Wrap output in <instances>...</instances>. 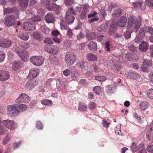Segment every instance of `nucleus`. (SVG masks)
Instances as JSON below:
<instances>
[{
  "label": "nucleus",
  "mask_w": 153,
  "mask_h": 153,
  "mask_svg": "<svg viewBox=\"0 0 153 153\" xmlns=\"http://www.w3.org/2000/svg\"><path fill=\"white\" fill-rule=\"evenodd\" d=\"M144 64H146L147 65V67H149L151 66L152 64V61L151 60H145L144 62H143Z\"/></svg>",
  "instance_id": "obj_47"
},
{
  "label": "nucleus",
  "mask_w": 153,
  "mask_h": 153,
  "mask_svg": "<svg viewBox=\"0 0 153 153\" xmlns=\"http://www.w3.org/2000/svg\"><path fill=\"white\" fill-rule=\"evenodd\" d=\"M19 106V107H17L18 113L25 111L27 108V106Z\"/></svg>",
  "instance_id": "obj_44"
},
{
  "label": "nucleus",
  "mask_w": 153,
  "mask_h": 153,
  "mask_svg": "<svg viewBox=\"0 0 153 153\" xmlns=\"http://www.w3.org/2000/svg\"><path fill=\"white\" fill-rule=\"evenodd\" d=\"M124 36L126 39H128L131 37V33L128 31L125 32L124 33Z\"/></svg>",
  "instance_id": "obj_59"
},
{
  "label": "nucleus",
  "mask_w": 153,
  "mask_h": 153,
  "mask_svg": "<svg viewBox=\"0 0 153 153\" xmlns=\"http://www.w3.org/2000/svg\"><path fill=\"white\" fill-rule=\"evenodd\" d=\"M12 43V41L8 39H5L3 41L0 40V47L9 48L11 45Z\"/></svg>",
  "instance_id": "obj_10"
},
{
  "label": "nucleus",
  "mask_w": 153,
  "mask_h": 153,
  "mask_svg": "<svg viewBox=\"0 0 153 153\" xmlns=\"http://www.w3.org/2000/svg\"><path fill=\"white\" fill-rule=\"evenodd\" d=\"M41 20V18L40 16H36L32 18V21L31 22H33L35 23V22L40 21Z\"/></svg>",
  "instance_id": "obj_43"
},
{
  "label": "nucleus",
  "mask_w": 153,
  "mask_h": 153,
  "mask_svg": "<svg viewBox=\"0 0 153 153\" xmlns=\"http://www.w3.org/2000/svg\"><path fill=\"white\" fill-rule=\"evenodd\" d=\"M19 18V14L15 16L13 15H7L4 19V22L6 25L8 27L12 26L15 24V20Z\"/></svg>",
  "instance_id": "obj_2"
},
{
  "label": "nucleus",
  "mask_w": 153,
  "mask_h": 153,
  "mask_svg": "<svg viewBox=\"0 0 153 153\" xmlns=\"http://www.w3.org/2000/svg\"><path fill=\"white\" fill-rule=\"evenodd\" d=\"M18 1L22 10H25L28 4V0H18Z\"/></svg>",
  "instance_id": "obj_20"
},
{
  "label": "nucleus",
  "mask_w": 153,
  "mask_h": 153,
  "mask_svg": "<svg viewBox=\"0 0 153 153\" xmlns=\"http://www.w3.org/2000/svg\"><path fill=\"white\" fill-rule=\"evenodd\" d=\"M30 100L29 96L25 93H21L15 100L16 102L20 105H26L25 104Z\"/></svg>",
  "instance_id": "obj_3"
},
{
  "label": "nucleus",
  "mask_w": 153,
  "mask_h": 153,
  "mask_svg": "<svg viewBox=\"0 0 153 153\" xmlns=\"http://www.w3.org/2000/svg\"><path fill=\"white\" fill-rule=\"evenodd\" d=\"M44 49L47 52L53 54H56L58 51L57 46L55 45H47L45 46Z\"/></svg>",
  "instance_id": "obj_6"
},
{
  "label": "nucleus",
  "mask_w": 153,
  "mask_h": 153,
  "mask_svg": "<svg viewBox=\"0 0 153 153\" xmlns=\"http://www.w3.org/2000/svg\"><path fill=\"white\" fill-rule=\"evenodd\" d=\"M18 37L24 40H27L29 38V36L26 33H21L17 35Z\"/></svg>",
  "instance_id": "obj_27"
},
{
  "label": "nucleus",
  "mask_w": 153,
  "mask_h": 153,
  "mask_svg": "<svg viewBox=\"0 0 153 153\" xmlns=\"http://www.w3.org/2000/svg\"><path fill=\"white\" fill-rule=\"evenodd\" d=\"M148 67H147V65L146 64H144V63H143V64L141 66L142 70L144 72L147 71Z\"/></svg>",
  "instance_id": "obj_58"
},
{
  "label": "nucleus",
  "mask_w": 153,
  "mask_h": 153,
  "mask_svg": "<svg viewBox=\"0 0 153 153\" xmlns=\"http://www.w3.org/2000/svg\"><path fill=\"white\" fill-rule=\"evenodd\" d=\"M44 42L45 43L48 44V45H50L53 43V41L51 38H48L45 39Z\"/></svg>",
  "instance_id": "obj_48"
},
{
  "label": "nucleus",
  "mask_w": 153,
  "mask_h": 153,
  "mask_svg": "<svg viewBox=\"0 0 153 153\" xmlns=\"http://www.w3.org/2000/svg\"><path fill=\"white\" fill-rule=\"evenodd\" d=\"M21 46L25 48H28L30 47V45L27 43H23L21 44Z\"/></svg>",
  "instance_id": "obj_56"
},
{
  "label": "nucleus",
  "mask_w": 153,
  "mask_h": 153,
  "mask_svg": "<svg viewBox=\"0 0 153 153\" xmlns=\"http://www.w3.org/2000/svg\"><path fill=\"white\" fill-rule=\"evenodd\" d=\"M22 27L24 30L27 31L33 30L36 29L35 24L31 21L24 23L22 25Z\"/></svg>",
  "instance_id": "obj_5"
},
{
  "label": "nucleus",
  "mask_w": 153,
  "mask_h": 153,
  "mask_svg": "<svg viewBox=\"0 0 153 153\" xmlns=\"http://www.w3.org/2000/svg\"><path fill=\"white\" fill-rule=\"evenodd\" d=\"M86 57L88 60L90 61H96L97 58V57L96 55L90 53L86 55Z\"/></svg>",
  "instance_id": "obj_23"
},
{
  "label": "nucleus",
  "mask_w": 153,
  "mask_h": 153,
  "mask_svg": "<svg viewBox=\"0 0 153 153\" xmlns=\"http://www.w3.org/2000/svg\"><path fill=\"white\" fill-rule=\"evenodd\" d=\"M147 149L149 152H153V145H150L147 146Z\"/></svg>",
  "instance_id": "obj_64"
},
{
  "label": "nucleus",
  "mask_w": 153,
  "mask_h": 153,
  "mask_svg": "<svg viewBox=\"0 0 153 153\" xmlns=\"http://www.w3.org/2000/svg\"><path fill=\"white\" fill-rule=\"evenodd\" d=\"M110 123H108L107 122L106 120L105 119H104L103 120L102 124L104 127H108L109 126V124Z\"/></svg>",
  "instance_id": "obj_62"
},
{
  "label": "nucleus",
  "mask_w": 153,
  "mask_h": 153,
  "mask_svg": "<svg viewBox=\"0 0 153 153\" xmlns=\"http://www.w3.org/2000/svg\"><path fill=\"white\" fill-rule=\"evenodd\" d=\"M68 12H69L71 14V16H68V17H68V19L71 18L73 20L72 22L74 19V17L72 15H75V12L72 7H71L68 10Z\"/></svg>",
  "instance_id": "obj_31"
},
{
  "label": "nucleus",
  "mask_w": 153,
  "mask_h": 153,
  "mask_svg": "<svg viewBox=\"0 0 153 153\" xmlns=\"http://www.w3.org/2000/svg\"><path fill=\"white\" fill-rule=\"evenodd\" d=\"M39 74L38 68L32 69L30 70L29 74L30 76L36 77Z\"/></svg>",
  "instance_id": "obj_26"
},
{
  "label": "nucleus",
  "mask_w": 153,
  "mask_h": 153,
  "mask_svg": "<svg viewBox=\"0 0 153 153\" xmlns=\"http://www.w3.org/2000/svg\"><path fill=\"white\" fill-rule=\"evenodd\" d=\"M36 126L38 129H42L43 128V126L41 122L40 121L37 122L36 124Z\"/></svg>",
  "instance_id": "obj_55"
},
{
  "label": "nucleus",
  "mask_w": 153,
  "mask_h": 153,
  "mask_svg": "<svg viewBox=\"0 0 153 153\" xmlns=\"http://www.w3.org/2000/svg\"><path fill=\"white\" fill-rule=\"evenodd\" d=\"M5 56V53L3 52L0 51V62H1L3 61Z\"/></svg>",
  "instance_id": "obj_53"
},
{
  "label": "nucleus",
  "mask_w": 153,
  "mask_h": 153,
  "mask_svg": "<svg viewBox=\"0 0 153 153\" xmlns=\"http://www.w3.org/2000/svg\"><path fill=\"white\" fill-rule=\"evenodd\" d=\"M4 125L7 128L13 130L16 128V124L13 120H9L3 121Z\"/></svg>",
  "instance_id": "obj_7"
},
{
  "label": "nucleus",
  "mask_w": 153,
  "mask_h": 153,
  "mask_svg": "<svg viewBox=\"0 0 153 153\" xmlns=\"http://www.w3.org/2000/svg\"><path fill=\"white\" fill-rule=\"evenodd\" d=\"M15 52L17 53L19 56L20 55V53H21L22 52L20 49L19 47H17L15 49Z\"/></svg>",
  "instance_id": "obj_63"
},
{
  "label": "nucleus",
  "mask_w": 153,
  "mask_h": 153,
  "mask_svg": "<svg viewBox=\"0 0 153 153\" xmlns=\"http://www.w3.org/2000/svg\"><path fill=\"white\" fill-rule=\"evenodd\" d=\"M97 39L98 41L102 42L106 39V37L104 35H100L97 37Z\"/></svg>",
  "instance_id": "obj_49"
},
{
  "label": "nucleus",
  "mask_w": 153,
  "mask_h": 153,
  "mask_svg": "<svg viewBox=\"0 0 153 153\" xmlns=\"http://www.w3.org/2000/svg\"><path fill=\"white\" fill-rule=\"evenodd\" d=\"M20 65V64L19 62L15 61L13 63L12 69L13 70L16 71L19 69Z\"/></svg>",
  "instance_id": "obj_34"
},
{
  "label": "nucleus",
  "mask_w": 153,
  "mask_h": 153,
  "mask_svg": "<svg viewBox=\"0 0 153 153\" xmlns=\"http://www.w3.org/2000/svg\"><path fill=\"white\" fill-rule=\"evenodd\" d=\"M84 6L83 10L82 12L80 17V19L82 20H84L85 18L87 9L88 5L87 4H85Z\"/></svg>",
  "instance_id": "obj_21"
},
{
  "label": "nucleus",
  "mask_w": 153,
  "mask_h": 153,
  "mask_svg": "<svg viewBox=\"0 0 153 153\" xmlns=\"http://www.w3.org/2000/svg\"><path fill=\"white\" fill-rule=\"evenodd\" d=\"M137 55L135 53H128L126 54L125 57L128 60L134 62L136 60Z\"/></svg>",
  "instance_id": "obj_14"
},
{
  "label": "nucleus",
  "mask_w": 153,
  "mask_h": 153,
  "mask_svg": "<svg viewBox=\"0 0 153 153\" xmlns=\"http://www.w3.org/2000/svg\"><path fill=\"white\" fill-rule=\"evenodd\" d=\"M41 103L42 105H50L52 104L51 101L48 99H45L42 100L41 101Z\"/></svg>",
  "instance_id": "obj_40"
},
{
  "label": "nucleus",
  "mask_w": 153,
  "mask_h": 153,
  "mask_svg": "<svg viewBox=\"0 0 153 153\" xmlns=\"http://www.w3.org/2000/svg\"><path fill=\"white\" fill-rule=\"evenodd\" d=\"M87 64L84 62H82L79 64L80 67L83 70H87Z\"/></svg>",
  "instance_id": "obj_46"
},
{
  "label": "nucleus",
  "mask_w": 153,
  "mask_h": 153,
  "mask_svg": "<svg viewBox=\"0 0 153 153\" xmlns=\"http://www.w3.org/2000/svg\"><path fill=\"white\" fill-rule=\"evenodd\" d=\"M148 45L147 43L143 41L142 43L139 45V49L142 51H146L148 49Z\"/></svg>",
  "instance_id": "obj_25"
},
{
  "label": "nucleus",
  "mask_w": 153,
  "mask_h": 153,
  "mask_svg": "<svg viewBox=\"0 0 153 153\" xmlns=\"http://www.w3.org/2000/svg\"><path fill=\"white\" fill-rule=\"evenodd\" d=\"M18 109L16 106L14 108V109H13L12 111H11L9 114H10L11 116L13 117L17 115L18 114Z\"/></svg>",
  "instance_id": "obj_38"
},
{
  "label": "nucleus",
  "mask_w": 153,
  "mask_h": 153,
  "mask_svg": "<svg viewBox=\"0 0 153 153\" xmlns=\"http://www.w3.org/2000/svg\"><path fill=\"white\" fill-rule=\"evenodd\" d=\"M126 18L125 17H120L118 20L117 25L121 27H124L126 23Z\"/></svg>",
  "instance_id": "obj_17"
},
{
  "label": "nucleus",
  "mask_w": 153,
  "mask_h": 153,
  "mask_svg": "<svg viewBox=\"0 0 153 153\" xmlns=\"http://www.w3.org/2000/svg\"><path fill=\"white\" fill-rule=\"evenodd\" d=\"M147 97L150 99H153V89L149 90L147 92Z\"/></svg>",
  "instance_id": "obj_41"
},
{
  "label": "nucleus",
  "mask_w": 153,
  "mask_h": 153,
  "mask_svg": "<svg viewBox=\"0 0 153 153\" xmlns=\"http://www.w3.org/2000/svg\"><path fill=\"white\" fill-rule=\"evenodd\" d=\"M76 61V57L73 53L68 55V65H71L74 63Z\"/></svg>",
  "instance_id": "obj_11"
},
{
  "label": "nucleus",
  "mask_w": 153,
  "mask_h": 153,
  "mask_svg": "<svg viewBox=\"0 0 153 153\" xmlns=\"http://www.w3.org/2000/svg\"><path fill=\"white\" fill-rule=\"evenodd\" d=\"M88 108L86 106H78V110L81 111H86Z\"/></svg>",
  "instance_id": "obj_54"
},
{
  "label": "nucleus",
  "mask_w": 153,
  "mask_h": 153,
  "mask_svg": "<svg viewBox=\"0 0 153 153\" xmlns=\"http://www.w3.org/2000/svg\"><path fill=\"white\" fill-rule=\"evenodd\" d=\"M131 149L133 152H136L138 149V147L135 143H133L131 146Z\"/></svg>",
  "instance_id": "obj_36"
},
{
  "label": "nucleus",
  "mask_w": 153,
  "mask_h": 153,
  "mask_svg": "<svg viewBox=\"0 0 153 153\" xmlns=\"http://www.w3.org/2000/svg\"><path fill=\"white\" fill-rule=\"evenodd\" d=\"M147 138L148 140H151L153 138V131L148 130L146 133Z\"/></svg>",
  "instance_id": "obj_42"
},
{
  "label": "nucleus",
  "mask_w": 153,
  "mask_h": 153,
  "mask_svg": "<svg viewBox=\"0 0 153 153\" xmlns=\"http://www.w3.org/2000/svg\"><path fill=\"white\" fill-rule=\"evenodd\" d=\"M17 106H9L7 108V110L9 113H10L11 111H12L13 109H14V108Z\"/></svg>",
  "instance_id": "obj_60"
},
{
  "label": "nucleus",
  "mask_w": 153,
  "mask_h": 153,
  "mask_svg": "<svg viewBox=\"0 0 153 153\" xmlns=\"http://www.w3.org/2000/svg\"><path fill=\"white\" fill-rule=\"evenodd\" d=\"M131 75L132 77L134 79H138L140 77V74L136 72H132Z\"/></svg>",
  "instance_id": "obj_52"
},
{
  "label": "nucleus",
  "mask_w": 153,
  "mask_h": 153,
  "mask_svg": "<svg viewBox=\"0 0 153 153\" xmlns=\"http://www.w3.org/2000/svg\"><path fill=\"white\" fill-rule=\"evenodd\" d=\"M128 28L131 32H136L139 28L141 22V18L139 16L136 20L130 16L128 18Z\"/></svg>",
  "instance_id": "obj_1"
},
{
  "label": "nucleus",
  "mask_w": 153,
  "mask_h": 153,
  "mask_svg": "<svg viewBox=\"0 0 153 153\" xmlns=\"http://www.w3.org/2000/svg\"><path fill=\"white\" fill-rule=\"evenodd\" d=\"M45 20L48 23H53L55 19L53 15L51 13H48L45 17Z\"/></svg>",
  "instance_id": "obj_12"
},
{
  "label": "nucleus",
  "mask_w": 153,
  "mask_h": 153,
  "mask_svg": "<svg viewBox=\"0 0 153 153\" xmlns=\"http://www.w3.org/2000/svg\"><path fill=\"white\" fill-rule=\"evenodd\" d=\"M19 12L18 9L16 7H14L12 8L8 7L5 8L4 9V12L5 14L14 13H16L17 14L18 13V12Z\"/></svg>",
  "instance_id": "obj_13"
},
{
  "label": "nucleus",
  "mask_w": 153,
  "mask_h": 153,
  "mask_svg": "<svg viewBox=\"0 0 153 153\" xmlns=\"http://www.w3.org/2000/svg\"><path fill=\"white\" fill-rule=\"evenodd\" d=\"M102 88L100 86H97L93 88V91L98 95H100V92L102 91Z\"/></svg>",
  "instance_id": "obj_32"
},
{
  "label": "nucleus",
  "mask_w": 153,
  "mask_h": 153,
  "mask_svg": "<svg viewBox=\"0 0 153 153\" xmlns=\"http://www.w3.org/2000/svg\"><path fill=\"white\" fill-rule=\"evenodd\" d=\"M95 78L96 80L100 82H103L107 79V78L104 76H95Z\"/></svg>",
  "instance_id": "obj_37"
},
{
  "label": "nucleus",
  "mask_w": 153,
  "mask_h": 153,
  "mask_svg": "<svg viewBox=\"0 0 153 153\" xmlns=\"http://www.w3.org/2000/svg\"><path fill=\"white\" fill-rule=\"evenodd\" d=\"M30 60L34 65L37 66L42 65L44 62V60L42 57L37 56L31 57Z\"/></svg>",
  "instance_id": "obj_4"
},
{
  "label": "nucleus",
  "mask_w": 153,
  "mask_h": 153,
  "mask_svg": "<svg viewBox=\"0 0 153 153\" xmlns=\"http://www.w3.org/2000/svg\"><path fill=\"white\" fill-rule=\"evenodd\" d=\"M111 67L114 70L118 71L121 68V65L118 61L113 59L111 63Z\"/></svg>",
  "instance_id": "obj_9"
},
{
  "label": "nucleus",
  "mask_w": 153,
  "mask_h": 153,
  "mask_svg": "<svg viewBox=\"0 0 153 153\" xmlns=\"http://www.w3.org/2000/svg\"><path fill=\"white\" fill-rule=\"evenodd\" d=\"M122 10L120 9L115 10L112 14L113 17L115 18L120 16L122 14Z\"/></svg>",
  "instance_id": "obj_28"
},
{
  "label": "nucleus",
  "mask_w": 153,
  "mask_h": 153,
  "mask_svg": "<svg viewBox=\"0 0 153 153\" xmlns=\"http://www.w3.org/2000/svg\"><path fill=\"white\" fill-rule=\"evenodd\" d=\"M52 34L55 37H57L59 35L60 33L57 30H54L52 32Z\"/></svg>",
  "instance_id": "obj_61"
},
{
  "label": "nucleus",
  "mask_w": 153,
  "mask_h": 153,
  "mask_svg": "<svg viewBox=\"0 0 153 153\" xmlns=\"http://www.w3.org/2000/svg\"><path fill=\"white\" fill-rule=\"evenodd\" d=\"M133 5L134 7L137 9H140L143 10H144L146 7L145 5L143 4V2L142 1L134 3Z\"/></svg>",
  "instance_id": "obj_15"
},
{
  "label": "nucleus",
  "mask_w": 153,
  "mask_h": 153,
  "mask_svg": "<svg viewBox=\"0 0 153 153\" xmlns=\"http://www.w3.org/2000/svg\"><path fill=\"white\" fill-rule=\"evenodd\" d=\"M87 39L88 40H92L95 37V34L94 33L91 32L87 33L86 34Z\"/></svg>",
  "instance_id": "obj_35"
},
{
  "label": "nucleus",
  "mask_w": 153,
  "mask_h": 153,
  "mask_svg": "<svg viewBox=\"0 0 153 153\" xmlns=\"http://www.w3.org/2000/svg\"><path fill=\"white\" fill-rule=\"evenodd\" d=\"M33 36L34 38L39 40H42V38L41 37V36L39 33H33Z\"/></svg>",
  "instance_id": "obj_50"
},
{
  "label": "nucleus",
  "mask_w": 153,
  "mask_h": 153,
  "mask_svg": "<svg viewBox=\"0 0 153 153\" xmlns=\"http://www.w3.org/2000/svg\"><path fill=\"white\" fill-rule=\"evenodd\" d=\"M89 49L91 51H96L97 50V44L94 41H91L88 44Z\"/></svg>",
  "instance_id": "obj_19"
},
{
  "label": "nucleus",
  "mask_w": 153,
  "mask_h": 153,
  "mask_svg": "<svg viewBox=\"0 0 153 153\" xmlns=\"http://www.w3.org/2000/svg\"><path fill=\"white\" fill-rule=\"evenodd\" d=\"M117 30V25L113 23H112L111 25L108 32L111 35H113Z\"/></svg>",
  "instance_id": "obj_24"
},
{
  "label": "nucleus",
  "mask_w": 153,
  "mask_h": 153,
  "mask_svg": "<svg viewBox=\"0 0 153 153\" xmlns=\"http://www.w3.org/2000/svg\"><path fill=\"white\" fill-rule=\"evenodd\" d=\"M67 22L65 19L61 21L60 26L62 30H66L67 29Z\"/></svg>",
  "instance_id": "obj_30"
},
{
  "label": "nucleus",
  "mask_w": 153,
  "mask_h": 153,
  "mask_svg": "<svg viewBox=\"0 0 153 153\" xmlns=\"http://www.w3.org/2000/svg\"><path fill=\"white\" fill-rule=\"evenodd\" d=\"M36 85V82L33 79H31L27 82L26 84V87L29 89L33 88Z\"/></svg>",
  "instance_id": "obj_16"
},
{
  "label": "nucleus",
  "mask_w": 153,
  "mask_h": 153,
  "mask_svg": "<svg viewBox=\"0 0 153 153\" xmlns=\"http://www.w3.org/2000/svg\"><path fill=\"white\" fill-rule=\"evenodd\" d=\"M145 30L146 32L152 35L153 34V28L152 27L150 26H148L146 27Z\"/></svg>",
  "instance_id": "obj_51"
},
{
  "label": "nucleus",
  "mask_w": 153,
  "mask_h": 153,
  "mask_svg": "<svg viewBox=\"0 0 153 153\" xmlns=\"http://www.w3.org/2000/svg\"><path fill=\"white\" fill-rule=\"evenodd\" d=\"M146 3L150 7H153V0H146Z\"/></svg>",
  "instance_id": "obj_57"
},
{
  "label": "nucleus",
  "mask_w": 153,
  "mask_h": 153,
  "mask_svg": "<svg viewBox=\"0 0 153 153\" xmlns=\"http://www.w3.org/2000/svg\"><path fill=\"white\" fill-rule=\"evenodd\" d=\"M10 139V135L9 134H7L4 137L3 141V144L4 145L6 144Z\"/></svg>",
  "instance_id": "obj_39"
},
{
  "label": "nucleus",
  "mask_w": 153,
  "mask_h": 153,
  "mask_svg": "<svg viewBox=\"0 0 153 153\" xmlns=\"http://www.w3.org/2000/svg\"><path fill=\"white\" fill-rule=\"evenodd\" d=\"M60 9V6L59 5H56L54 3H53L52 4V7L48 8V9L50 10H54L55 11L59 10Z\"/></svg>",
  "instance_id": "obj_33"
},
{
  "label": "nucleus",
  "mask_w": 153,
  "mask_h": 153,
  "mask_svg": "<svg viewBox=\"0 0 153 153\" xmlns=\"http://www.w3.org/2000/svg\"><path fill=\"white\" fill-rule=\"evenodd\" d=\"M78 76L77 72L74 70H71V71L68 69V77H69L68 78H70L71 76L72 79L74 80Z\"/></svg>",
  "instance_id": "obj_18"
},
{
  "label": "nucleus",
  "mask_w": 153,
  "mask_h": 153,
  "mask_svg": "<svg viewBox=\"0 0 153 153\" xmlns=\"http://www.w3.org/2000/svg\"><path fill=\"white\" fill-rule=\"evenodd\" d=\"M143 33L141 34H138V35L136 36L135 39V41L136 43H140V42H143Z\"/></svg>",
  "instance_id": "obj_29"
},
{
  "label": "nucleus",
  "mask_w": 153,
  "mask_h": 153,
  "mask_svg": "<svg viewBox=\"0 0 153 153\" xmlns=\"http://www.w3.org/2000/svg\"><path fill=\"white\" fill-rule=\"evenodd\" d=\"M19 56L23 60L25 61L29 57L28 53L27 51L24 50L22 51Z\"/></svg>",
  "instance_id": "obj_22"
},
{
  "label": "nucleus",
  "mask_w": 153,
  "mask_h": 153,
  "mask_svg": "<svg viewBox=\"0 0 153 153\" xmlns=\"http://www.w3.org/2000/svg\"><path fill=\"white\" fill-rule=\"evenodd\" d=\"M101 30H100L101 32H105L107 28V25L106 24H102L100 26Z\"/></svg>",
  "instance_id": "obj_45"
},
{
  "label": "nucleus",
  "mask_w": 153,
  "mask_h": 153,
  "mask_svg": "<svg viewBox=\"0 0 153 153\" xmlns=\"http://www.w3.org/2000/svg\"><path fill=\"white\" fill-rule=\"evenodd\" d=\"M10 77L9 74L5 71H0V81H5L7 80Z\"/></svg>",
  "instance_id": "obj_8"
}]
</instances>
